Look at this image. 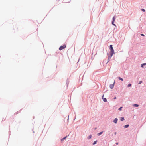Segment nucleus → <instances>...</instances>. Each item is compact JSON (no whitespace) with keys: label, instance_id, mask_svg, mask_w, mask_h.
Masks as SVG:
<instances>
[{"label":"nucleus","instance_id":"nucleus-17","mask_svg":"<svg viewBox=\"0 0 146 146\" xmlns=\"http://www.w3.org/2000/svg\"><path fill=\"white\" fill-rule=\"evenodd\" d=\"M97 141H95L93 143V145H94L96 143Z\"/></svg>","mask_w":146,"mask_h":146},{"label":"nucleus","instance_id":"nucleus-9","mask_svg":"<svg viewBox=\"0 0 146 146\" xmlns=\"http://www.w3.org/2000/svg\"><path fill=\"white\" fill-rule=\"evenodd\" d=\"M129 125H127L124 126L125 128H127L129 127Z\"/></svg>","mask_w":146,"mask_h":146},{"label":"nucleus","instance_id":"nucleus-14","mask_svg":"<svg viewBox=\"0 0 146 146\" xmlns=\"http://www.w3.org/2000/svg\"><path fill=\"white\" fill-rule=\"evenodd\" d=\"M131 86V84H128V85L127 86L128 87H129Z\"/></svg>","mask_w":146,"mask_h":146},{"label":"nucleus","instance_id":"nucleus-13","mask_svg":"<svg viewBox=\"0 0 146 146\" xmlns=\"http://www.w3.org/2000/svg\"><path fill=\"white\" fill-rule=\"evenodd\" d=\"M133 106H135V107H138L139 106V105L138 104H134L133 105Z\"/></svg>","mask_w":146,"mask_h":146},{"label":"nucleus","instance_id":"nucleus-12","mask_svg":"<svg viewBox=\"0 0 146 146\" xmlns=\"http://www.w3.org/2000/svg\"><path fill=\"white\" fill-rule=\"evenodd\" d=\"M92 137V135H89V137H88V139H89L91 138Z\"/></svg>","mask_w":146,"mask_h":146},{"label":"nucleus","instance_id":"nucleus-24","mask_svg":"<svg viewBox=\"0 0 146 146\" xmlns=\"http://www.w3.org/2000/svg\"><path fill=\"white\" fill-rule=\"evenodd\" d=\"M104 95H103V96H102V98H103V97H104Z\"/></svg>","mask_w":146,"mask_h":146},{"label":"nucleus","instance_id":"nucleus-10","mask_svg":"<svg viewBox=\"0 0 146 146\" xmlns=\"http://www.w3.org/2000/svg\"><path fill=\"white\" fill-rule=\"evenodd\" d=\"M146 65V63H144L142 64L141 65L142 67H143V65Z\"/></svg>","mask_w":146,"mask_h":146},{"label":"nucleus","instance_id":"nucleus-19","mask_svg":"<svg viewBox=\"0 0 146 146\" xmlns=\"http://www.w3.org/2000/svg\"><path fill=\"white\" fill-rule=\"evenodd\" d=\"M114 21H112V24L113 25H114V26H115V24H114Z\"/></svg>","mask_w":146,"mask_h":146},{"label":"nucleus","instance_id":"nucleus-2","mask_svg":"<svg viewBox=\"0 0 146 146\" xmlns=\"http://www.w3.org/2000/svg\"><path fill=\"white\" fill-rule=\"evenodd\" d=\"M66 47L65 45H64L63 46H61L59 48L60 50H61L64 49Z\"/></svg>","mask_w":146,"mask_h":146},{"label":"nucleus","instance_id":"nucleus-23","mask_svg":"<svg viewBox=\"0 0 146 146\" xmlns=\"http://www.w3.org/2000/svg\"><path fill=\"white\" fill-rule=\"evenodd\" d=\"M114 134L115 135H116V132H115Z\"/></svg>","mask_w":146,"mask_h":146},{"label":"nucleus","instance_id":"nucleus-21","mask_svg":"<svg viewBox=\"0 0 146 146\" xmlns=\"http://www.w3.org/2000/svg\"><path fill=\"white\" fill-rule=\"evenodd\" d=\"M142 82V81H140L139 82V84H141Z\"/></svg>","mask_w":146,"mask_h":146},{"label":"nucleus","instance_id":"nucleus-4","mask_svg":"<svg viewBox=\"0 0 146 146\" xmlns=\"http://www.w3.org/2000/svg\"><path fill=\"white\" fill-rule=\"evenodd\" d=\"M67 136H66L65 137L61 139V141L62 142H63V141L67 138Z\"/></svg>","mask_w":146,"mask_h":146},{"label":"nucleus","instance_id":"nucleus-22","mask_svg":"<svg viewBox=\"0 0 146 146\" xmlns=\"http://www.w3.org/2000/svg\"><path fill=\"white\" fill-rule=\"evenodd\" d=\"M116 97H115L114 98V99H116Z\"/></svg>","mask_w":146,"mask_h":146},{"label":"nucleus","instance_id":"nucleus-6","mask_svg":"<svg viewBox=\"0 0 146 146\" xmlns=\"http://www.w3.org/2000/svg\"><path fill=\"white\" fill-rule=\"evenodd\" d=\"M103 132V131H102L101 132H100V133H98V134H97L98 135V136H99L100 135H101V134H102V133Z\"/></svg>","mask_w":146,"mask_h":146},{"label":"nucleus","instance_id":"nucleus-8","mask_svg":"<svg viewBox=\"0 0 146 146\" xmlns=\"http://www.w3.org/2000/svg\"><path fill=\"white\" fill-rule=\"evenodd\" d=\"M103 101H104V102H107V99L106 98H103Z\"/></svg>","mask_w":146,"mask_h":146},{"label":"nucleus","instance_id":"nucleus-15","mask_svg":"<svg viewBox=\"0 0 146 146\" xmlns=\"http://www.w3.org/2000/svg\"><path fill=\"white\" fill-rule=\"evenodd\" d=\"M115 16H114L113 17V21H114H114H115Z\"/></svg>","mask_w":146,"mask_h":146},{"label":"nucleus","instance_id":"nucleus-3","mask_svg":"<svg viewBox=\"0 0 146 146\" xmlns=\"http://www.w3.org/2000/svg\"><path fill=\"white\" fill-rule=\"evenodd\" d=\"M115 82H114V83L113 84H111L110 85V88L111 89H112L114 87Z\"/></svg>","mask_w":146,"mask_h":146},{"label":"nucleus","instance_id":"nucleus-5","mask_svg":"<svg viewBox=\"0 0 146 146\" xmlns=\"http://www.w3.org/2000/svg\"><path fill=\"white\" fill-rule=\"evenodd\" d=\"M117 120L118 119L117 118H115L113 120V122L115 123H117Z\"/></svg>","mask_w":146,"mask_h":146},{"label":"nucleus","instance_id":"nucleus-7","mask_svg":"<svg viewBox=\"0 0 146 146\" xmlns=\"http://www.w3.org/2000/svg\"><path fill=\"white\" fill-rule=\"evenodd\" d=\"M118 78L120 80H121L122 81H123V79H122V78H121V77H118Z\"/></svg>","mask_w":146,"mask_h":146},{"label":"nucleus","instance_id":"nucleus-25","mask_svg":"<svg viewBox=\"0 0 146 146\" xmlns=\"http://www.w3.org/2000/svg\"><path fill=\"white\" fill-rule=\"evenodd\" d=\"M70 0H69V1H68V2H70Z\"/></svg>","mask_w":146,"mask_h":146},{"label":"nucleus","instance_id":"nucleus-1","mask_svg":"<svg viewBox=\"0 0 146 146\" xmlns=\"http://www.w3.org/2000/svg\"><path fill=\"white\" fill-rule=\"evenodd\" d=\"M110 55L111 56V57L113 56V54H115L114 50L113 48L112 45H111L110 46Z\"/></svg>","mask_w":146,"mask_h":146},{"label":"nucleus","instance_id":"nucleus-16","mask_svg":"<svg viewBox=\"0 0 146 146\" xmlns=\"http://www.w3.org/2000/svg\"><path fill=\"white\" fill-rule=\"evenodd\" d=\"M122 107H120V108H119L118 110H120H120H121V109H122Z\"/></svg>","mask_w":146,"mask_h":146},{"label":"nucleus","instance_id":"nucleus-20","mask_svg":"<svg viewBox=\"0 0 146 146\" xmlns=\"http://www.w3.org/2000/svg\"><path fill=\"white\" fill-rule=\"evenodd\" d=\"M141 36H145L143 34H141Z\"/></svg>","mask_w":146,"mask_h":146},{"label":"nucleus","instance_id":"nucleus-18","mask_svg":"<svg viewBox=\"0 0 146 146\" xmlns=\"http://www.w3.org/2000/svg\"><path fill=\"white\" fill-rule=\"evenodd\" d=\"M141 10L143 11V12H145V10L144 9H141Z\"/></svg>","mask_w":146,"mask_h":146},{"label":"nucleus","instance_id":"nucleus-11","mask_svg":"<svg viewBox=\"0 0 146 146\" xmlns=\"http://www.w3.org/2000/svg\"><path fill=\"white\" fill-rule=\"evenodd\" d=\"M120 120L121 121H123L124 120V117H121L120 119Z\"/></svg>","mask_w":146,"mask_h":146}]
</instances>
